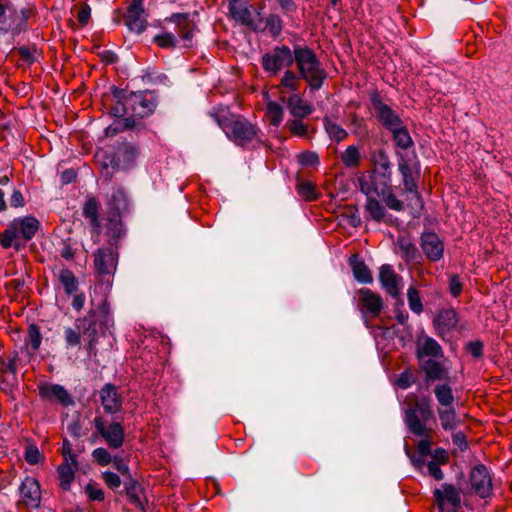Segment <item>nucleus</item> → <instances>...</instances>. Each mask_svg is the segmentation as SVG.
Here are the masks:
<instances>
[{"instance_id":"f257e3e1","label":"nucleus","mask_w":512,"mask_h":512,"mask_svg":"<svg viewBox=\"0 0 512 512\" xmlns=\"http://www.w3.org/2000/svg\"><path fill=\"white\" fill-rule=\"evenodd\" d=\"M209 116L224 131L228 139L238 146H245L259 139V128L246 118L231 113L227 108H214Z\"/></svg>"},{"instance_id":"f03ea898","label":"nucleus","mask_w":512,"mask_h":512,"mask_svg":"<svg viewBox=\"0 0 512 512\" xmlns=\"http://www.w3.org/2000/svg\"><path fill=\"white\" fill-rule=\"evenodd\" d=\"M391 177L389 172H380L375 169L368 178H360V190L367 197H380L385 205L394 211H403L404 202L399 200L391 190Z\"/></svg>"},{"instance_id":"7ed1b4c3","label":"nucleus","mask_w":512,"mask_h":512,"mask_svg":"<svg viewBox=\"0 0 512 512\" xmlns=\"http://www.w3.org/2000/svg\"><path fill=\"white\" fill-rule=\"evenodd\" d=\"M294 58L301 79L307 82L311 90H319L327 77V73L314 51L307 46H295Z\"/></svg>"},{"instance_id":"20e7f679","label":"nucleus","mask_w":512,"mask_h":512,"mask_svg":"<svg viewBox=\"0 0 512 512\" xmlns=\"http://www.w3.org/2000/svg\"><path fill=\"white\" fill-rule=\"evenodd\" d=\"M98 324L105 328L112 324L108 307L105 304L100 305L97 310H90L86 316L75 321V328L82 336L88 338L87 349L89 351L94 348L97 342Z\"/></svg>"},{"instance_id":"39448f33","label":"nucleus","mask_w":512,"mask_h":512,"mask_svg":"<svg viewBox=\"0 0 512 512\" xmlns=\"http://www.w3.org/2000/svg\"><path fill=\"white\" fill-rule=\"evenodd\" d=\"M398 170L402 176L404 192L407 194L408 206L421 208L422 201L418 192L417 180L420 176V165L412 158L400 156Z\"/></svg>"},{"instance_id":"423d86ee","label":"nucleus","mask_w":512,"mask_h":512,"mask_svg":"<svg viewBox=\"0 0 512 512\" xmlns=\"http://www.w3.org/2000/svg\"><path fill=\"white\" fill-rule=\"evenodd\" d=\"M294 50L286 45L276 46L271 52L262 56L261 64L270 76H276L284 67H290L294 62Z\"/></svg>"},{"instance_id":"0eeeda50","label":"nucleus","mask_w":512,"mask_h":512,"mask_svg":"<svg viewBox=\"0 0 512 512\" xmlns=\"http://www.w3.org/2000/svg\"><path fill=\"white\" fill-rule=\"evenodd\" d=\"M118 96L120 99H124L130 107V111L133 115L138 116L140 118L147 117L151 115L155 108L156 103L153 100L152 96L146 94L144 92H119Z\"/></svg>"},{"instance_id":"6e6552de","label":"nucleus","mask_w":512,"mask_h":512,"mask_svg":"<svg viewBox=\"0 0 512 512\" xmlns=\"http://www.w3.org/2000/svg\"><path fill=\"white\" fill-rule=\"evenodd\" d=\"M370 100L374 115L384 128L392 131L403 124L399 114L392 107L384 103L379 94L373 93Z\"/></svg>"},{"instance_id":"1a4fd4ad","label":"nucleus","mask_w":512,"mask_h":512,"mask_svg":"<svg viewBox=\"0 0 512 512\" xmlns=\"http://www.w3.org/2000/svg\"><path fill=\"white\" fill-rule=\"evenodd\" d=\"M94 426L110 448L118 449L123 445L125 432L119 422H112L106 425L102 417H96L94 419Z\"/></svg>"},{"instance_id":"9d476101","label":"nucleus","mask_w":512,"mask_h":512,"mask_svg":"<svg viewBox=\"0 0 512 512\" xmlns=\"http://www.w3.org/2000/svg\"><path fill=\"white\" fill-rule=\"evenodd\" d=\"M139 155L138 148L131 144H123L119 146L115 155H107L103 162V167L107 169L112 167L113 169L128 168L134 163L137 156Z\"/></svg>"},{"instance_id":"9b49d317","label":"nucleus","mask_w":512,"mask_h":512,"mask_svg":"<svg viewBox=\"0 0 512 512\" xmlns=\"http://www.w3.org/2000/svg\"><path fill=\"white\" fill-rule=\"evenodd\" d=\"M420 247L425 257L431 262H437L444 256V243L434 232H423L421 234Z\"/></svg>"},{"instance_id":"f8f14e48","label":"nucleus","mask_w":512,"mask_h":512,"mask_svg":"<svg viewBox=\"0 0 512 512\" xmlns=\"http://www.w3.org/2000/svg\"><path fill=\"white\" fill-rule=\"evenodd\" d=\"M125 23L130 31L138 34L142 33L147 27V17L142 0H131L127 8Z\"/></svg>"},{"instance_id":"ddd939ff","label":"nucleus","mask_w":512,"mask_h":512,"mask_svg":"<svg viewBox=\"0 0 512 512\" xmlns=\"http://www.w3.org/2000/svg\"><path fill=\"white\" fill-rule=\"evenodd\" d=\"M458 322L459 319L456 311L452 308H447L438 311L433 320V325L437 335L445 340L457 328Z\"/></svg>"},{"instance_id":"4468645a","label":"nucleus","mask_w":512,"mask_h":512,"mask_svg":"<svg viewBox=\"0 0 512 512\" xmlns=\"http://www.w3.org/2000/svg\"><path fill=\"white\" fill-rule=\"evenodd\" d=\"M472 489L482 498L490 496L492 492V480L484 465L475 466L470 473Z\"/></svg>"},{"instance_id":"2eb2a0df","label":"nucleus","mask_w":512,"mask_h":512,"mask_svg":"<svg viewBox=\"0 0 512 512\" xmlns=\"http://www.w3.org/2000/svg\"><path fill=\"white\" fill-rule=\"evenodd\" d=\"M39 395L43 400L56 402L63 406L74 404V400L69 392L59 384L45 383L39 386Z\"/></svg>"},{"instance_id":"dca6fc26","label":"nucleus","mask_w":512,"mask_h":512,"mask_svg":"<svg viewBox=\"0 0 512 512\" xmlns=\"http://www.w3.org/2000/svg\"><path fill=\"white\" fill-rule=\"evenodd\" d=\"M21 502L32 508H37L41 502V490L39 482L33 477H26L19 487Z\"/></svg>"},{"instance_id":"f3484780","label":"nucleus","mask_w":512,"mask_h":512,"mask_svg":"<svg viewBox=\"0 0 512 512\" xmlns=\"http://www.w3.org/2000/svg\"><path fill=\"white\" fill-rule=\"evenodd\" d=\"M229 15L240 22L242 25L248 26L253 30H257L258 26L254 23L252 13L248 7V0H227Z\"/></svg>"},{"instance_id":"a211bd4d","label":"nucleus","mask_w":512,"mask_h":512,"mask_svg":"<svg viewBox=\"0 0 512 512\" xmlns=\"http://www.w3.org/2000/svg\"><path fill=\"white\" fill-rule=\"evenodd\" d=\"M117 259L113 248H100L94 253V266L100 274H111L116 269Z\"/></svg>"},{"instance_id":"6ab92c4d","label":"nucleus","mask_w":512,"mask_h":512,"mask_svg":"<svg viewBox=\"0 0 512 512\" xmlns=\"http://www.w3.org/2000/svg\"><path fill=\"white\" fill-rule=\"evenodd\" d=\"M100 401L106 413L115 414L122 408V396L112 384H105L99 391Z\"/></svg>"},{"instance_id":"aec40b11","label":"nucleus","mask_w":512,"mask_h":512,"mask_svg":"<svg viewBox=\"0 0 512 512\" xmlns=\"http://www.w3.org/2000/svg\"><path fill=\"white\" fill-rule=\"evenodd\" d=\"M359 306L364 314L376 317L383 309V301L380 295L364 288L359 290Z\"/></svg>"},{"instance_id":"412c9836","label":"nucleus","mask_w":512,"mask_h":512,"mask_svg":"<svg viewBox=\"0 0 512 512\" xmlns=\"http://www.w3.org/2000/svg\"><path fill=\"white\" fill-rule=\"evenodd\" d=\"M379 280L382 287L392 297H397L400 292L401 276L395 273L392 266L382 265L379 272Z\"/></svg>"},{"instance_id":"4be33fe9","label":"nucleus","mask_w":512,"mask_h":512,"mask_svg":"<svg viewBox=\"0 0 512 512\" xmlns=\"http://www.w3.org/2000/svg\"><path fill=\"white\" fill-rule=\"evenodd\" d=\"M281 100L286 103L290 114L294 118H305L309 116L314 110L313 106L304 101L302 97L297 93L292 94L287 99L282 96Z\"/></svg>"},{"instance_id":"5701e85b","label":"nucleus","mask_w":512,"mask_h":512,"mask_svg":"<svg viewBox=\"0 0 512 512\" xmlns=\"http://www.w3.org/2000/svg\"><path fill=\"white\" fill-rule=\"evenodd\" d=\"M11 224L17 231L18 237L24 240H31L40 227V222L32 216L14 219Z\"/></svg>"},{"instance_id":"b1692460","label":"nucleus","mask_w":512,"mask_h":512,"mask_svg":"<svg viewBox=\"0 0 512 512\" xmlns=\"http://www.w3.org/2000/svg\"><path fill=\"white\" fill-rule=\"evenodd\" d=\"M438 507L440 511L443 510L444 503L447 502L452 505L454 509L458 508L461 503L459 491L453 485H444L443 491L437 489L434 492Z\"/></svg>"},{"instance_id":"393cba45","label":"nucleus","mask_w":512,"mask_h":512,"mask_svg":"<svg viewBox=\"0 0 512 512\" xmlns=\"http://www.w3.org/2000/svg\"><path fill=\"white\" fill-rule=\"evenodd\" d=\"M108 208L110 214L122 216L128 210V199L126 193L121 188H114L108 197Z\"/></svg>"},{"instance_id":"a878e982","label":"nucleus","mask_w":512,"mask_h":512,"mask_svg":"<svg viewBox=\"0 0 512 512\" xmlns=\"http://www.w3.org/2000/svg\"><path fill=\"white\" fill-rule=\"evenodd\" d=\"M421 369L425 373L427 380H446L448 379L447 369L439 362L428 359L421 362Z\"/></svg>"},{"instance_id":"bb28decb","label":"nucleus","mask_w":512,"mask_h":512,"mask_svg":"<svg viewBox=\"0 0 512 512\" xmlns=\"http://www.w3.org/2000/svg\"><path fill=\"white\" fill-rule=\"evenodd\" d=\"M397 248L400 256L406 262L416 261L420 258L417 247L409 237L400 236L397 239Z\"/></svg>"},{"instance_id":"cd10ccee","label":"nucleus","mask_w":512,"mask_h":512,"mask_svg":"<svg viewBox=\"0 0 512 512\" xmlns=\"http://www.w3.org/2000/svg\"><path fill=\"white\" fill-rule=\"evenodd\" d=\"M301 77L292 70H286L282 75L279 84L277 85L278 90L281 94L292 92L296 93L299 89Z\"/></svg>"},{"instance_id":"c85d7f7f","label":"nucleus","mask_w":512,"mask_h":512,"mask_svg":"<svg viewBox=\"0 0 512 512\" xmlns=\"http://www.w3.org/2000/svg\"><path fill=\"white\" fill-rule=\"evenodd\" d=\"M417 355L419 358L422 356L440 358L443 357V350L435 339L427 336L418 343Z\"/></svg>"},{"instance_id":"c756f323","label":"nucleus","mask_w":512,"mask_h":512,"mask_svg":"<svg viewBox=\"0 0 512 512\" xmlns=\"http://www.w3.org/2000/svg\"><path fill=\"white\" fill-rule=\"evenodd\" d=\"M429 420H423L419 414H415L413 411L405 412V422L409 430L417 436H425L428 433L426 423Z\"/></svg>"},{"instance_id":"7c9ffc66","label":"nucleus","mask_w":512,"mask_h":512,"mask_svg":"<svg viewBox=\"0 0 512 512\" xmlns=\"http://www.w3.org/2000/svg\"><path fill=\"white\" fill-rule=\"evenodd\" d=\"M349 262L353 271V275L358 282L368 284L373 281L370 270L356 255L352 256Z\"/></svg>"},{"instance_id":"2f4dec72","label":"nucleus","mask_w":512,"mask_h":512,"mask_svg":"<svg viewBox=\"0 0 512 512\" xmlns=\"http://www.w3.org/2000/svg\"><path fill=\"white\" fill-rule=\"evenodd\" d=\"M83 215L89 220L93 232L97 235L101 232V224L98 218V203L94 198L87 200L83 207Z\"/></svg>"},{"instance_id":"473e14b6","label":"nucleus","mask_w":512,"mask_h":512,"mask_svg":"<svg viewBox=\"0 0 512 512\" xmlns=\"http://www.w3.org/2000/svg\"><path fill=\"white\" fill-rule=\"evenodd\" d=\"M366 211L368 212L371 219L376 222H387L388 217H391L387 214L385 207L381 205L376 197H367Z\"/></svg>"},{"instance_id":"72a5a7b5","label":"nucleus","mask_w":512,"mask_h":512,"mask_svg":"<svg viewBox=\"0 0 512 512\" xmlns=\"http://www.w3.org/2000/svg\"><path fill=\"white\" fill-rule=\"evenodd\" d=\"M434 395L439 404V408L452 407L454 402V395L452 388L449 384H438L434 388Z\"/></svg>"},{"instance_id":"f704fd0d","label":"nucleus","mask_w":512,"mask_h":512,"mask_svg":"<svg viewBox=\"0 0 512 512\" xmlns=\"http://www.w3.org/2000/svg\"><path fill=\"white\" fill-rule=\"evenodd\" d=\"M406 411H413L415 414H419L423 420H430L434 417L432 400L427 396L417 399L413 407Z\"/></svg>"},{"instance_id":"c9c22d12","label":"nucleus","mask_w":512,"mask_h":512,"mask_svg":"<svg viewBox=\"0 0 512 512\" xmlns=\"http://www.w3.org/2000/svg\"><path fill=\"white\" fill-rule=\"evenodd\" d=\"M323 124L326 133L332 140H335L336 142H341L347 138V131L337 123L333 122L330 118L324 117Z\"/></svg>"},{"instance_id":"e433bc0d","label":"nucleus","mask_w":512,"mask_h":512,"mask_svg":"<svg viewBox=\"0 0 512 512\" xmlns=\"http://www.w3.org/2000/svg\"><path fill=\"white\" fill-rule=\"evenodd\" d=\"M75 469L74 465H71L68 461H64L58 467V477L62 489L68 490L70 488V485L74 480Z\"/></svg>"},{"instance_id":"4c0bfd02","label":"nucleus","mask_w":512,"mask_h":512,"mask_svg":"<svg viewBox=\"0 0 512 512\" xmlns=\"http://www.w3.org/2000/svg\"><path fill=\"white\" fill-rule=\"evenodd\" d=\"M441 426L444 430L452 431L457 427L456 412L453 407L438 408Z\"/></svg>"},{"instance_id":"58836bf2","label":"nucleus","mask_w":512,"mask_h":512,"mask_svg":"<svg viewBox=\"0 0 512 512\" xmlns=\"http://www.w3.org/2000/svg\"><path fill=\"white\" fill-rule=\"evenodd\" d=\"M41 342L42 335L38 326L35 324L30 325L25 339L26 348L29 354H34L39 349Z\"/></svg>"},{"instance_id":"ea45409f","label":"nucleus","mask_w":512,"mask_h":512,"mask_svg":"<svg viewBox=\"0 0 512 512\" xmlns=\"http://www.w3.org/2000/svg\"><path fill=\"white\" fill-rule=\"evenodd\" d=\"M393 135V140L396 145L402 149H407L412 146V138L404 124L399 125L396 129L390 131Z\"/></svg>"},{"instance_id":"a19ab883","label":"nucleus","mask_w":512,"mask_h":512,"mask_svg":"<svg viewBox=\"0 0 512 512\" xmlns=\"http://www.w3.org/2000/svg\"><path fill=\"white\" fill-rule=\"evenodd\" d=\"M140 125L141 122L133 118H122L120 120L115 121L112 125L107 127L106 134L113 135L125 129H138Z\"/></svg>"},{"instance_id":"79ce46f5","label":"nucleus","mask_w":512,"mask_h":512,"mask_svg":"<svg viewBox=\"0 0 512 512\" xmlns=\"http://www.w3.org/2000/svg\"><path fill=\"white\" fill-rule=\"evenodd\" d=\"M58 278L67 294L70 295L77 291L78 281L72 271L68 269H62L59 272Z\"/></svg>"},{"instance_id":"37998d69","label":"nucleus","mask_w":512,"mask_h":512,"mask_svg":"<svg viewBox=\"0 0 512 512\" xmlns=\"http://www.w3.org/2000/svg\"><path fill=\"white\" fill-rule=\"evenodd\" d=\"M128 481L125 482V489L126 493L130 499V502L133 503L136 506H141V494L142 489L139 483L135 480H133L130 477H128Z\"/></svg>"},{"instance_id":"c03bdc74","label":"nucleus","mask_w":512,"mask_h":512,"mask_svg":"<svg viewBox=\"0 0 512 512\" xmlns=\"http://www.w3.org/2000/svg\"><path fill=\"white\" fill-rule=\"evenodd\" d=\"M341 160L344 165L348 168H355L360 163V152L359 149L354 146H348L345 151L341 154Z\"/></svg>"},{"instance_id":"a18cd8bd","label":"nucleus","mask_w":512,"mask_h":512,"mask_svg":"<svg viewBox=\"0 0 512 512\" xmlns=\"http://www.w3.org/2000/svg\"><path fill=\"white\" fill-rule=\"evenodd\" d=\"M119 92H127V90L118 88H113L112 90V100L114 101V104L112 105L111 110L112 113L117 117H121L128 111H130V107L128 106V104H125L126 101L118 97Z\"/></svg>"},{"instance_id":"49530a36","label":"nucleus","mask_w":512,"mask_h":512,"mask_svg":"<svg viewBox=\"0 0 512 512\" xmlns=\"http://www.w3.org/2000/svg\"><path fill=\"white\" fill-rule=\"evenodd\" d=\"M177 19V24L181 31V38L184 42L185 47H190L192 45V38L194 35V28L188 27L187 17L183 15L175 16Z\"/></svg>"},{"instance_id":"de8ad7c7","label":"nucleus","mask_w":512,"mask_h":512,"mask_svg":"<svg viewBox=\"0 0 512 512\" xmlns=\"http://www.w3.org/2000/svg\"><path fill=\"white\" fill-rule=\"evenodd\" d=\"M284 110L280 104L274 101L267 103V116L269 117L270 124L279 126L283 120Z\"/></svg>"},{"instance_id":"09e8293b","label":"nucleus","mask_w":512,"mask_h":512,"mask_svg":"<svg viewBox=\"0 0 512 512\" xmlns=\"http://www.w3.org/2000/svg\"><path fill=\"white\" fill-rule=\"evenodd\" d=\"M372 161L374 162L376 169L380 170V172H389L392 174V165L385 151L379 150L374 153L372 156Z\"/></svg>"},{"instance_id":"8fccbe9b","label":"nucleus","mask_w":512,"mask_h":512,"mask_svg":"<svg viewBox=\"0 0 512 512\" xmlns=\"http://www.w3.org/2000/svg\"><path fill=\"white\" fill-rule=\"evenodd\" d=\"M298 194L305 200L316 199L315 186L307 180H299L296 185Z\"/></svg>"},{"instance_id":"3c124183","label":"nucleus","mask_w":512,"mask_h":512,"mask_svg":"<svg viewBox=\"0 0 512 512\" xmlns=\"http://www.w3.org/2000/svg\"><path fill=\"white\" fill-rule=\"evenodd\" d=\"M407 299L409 308L412 312L416 314H420L423 311V305L421 302V298L419 292L414 287H409L407 290Z\"/></svg>"},{"instance_id":"603ef678","label":"nucleus","mask_w":512,"mask_h":512,"mask_svg":"<svg viewBox=\"0 0 512 512\" xmlns=\"http://www.w3.org/2000/svg\"><path fill=\"white\" fill-rule=\"evenodd\" d=\"M302 119L303 118H294L288 120L286 123V127L292 134L300 137H305L308 134V127L302 121Z\"/></svg>"},{"instance_id":"864d4df0","label":"nucleus","mask_w":512,"mask_h":512,"mask_svg":"<svg viewBox=\"0 0 512 512\" xmlns=\"http://www.w3.org/2000/svg\"><path fill=\"white\" fill-rule=\"evenodd\" d=\"M120 217L121 216H114L113 214H111L108 220V235L113 239H117L123 234V225L120 220Z\"/></svg>"},{"instance_id":"5fc2aeb1","label":"nucleus","mask_w":512,"mask_h":512,"mask_svg":"<svg viewBox=\"0 0 512 512\" xmlns=\"http://www.w3.org/2000/svg\"><path fill=\"white\" fill-rule=\"evenodd\" d=\"M67 347H77L81 344V333L76 328L67 327L63 332Z\"/></svg>"},{"instance_id":"6e6d98bb","label":"nucleus","mask_w":512,"mask_h":512,"mask_svg":"<svg viewBox=\"0 0 512 512\" xmlns=\"http://www.w3.org/2000/svg\"><path fill=\"white\" fill-rule=\"evenodd\" d=\"M13 12L12 5H2L0 4V30L3 32H7L12 23L9 21L10 15Z\"/></svg>"},{"instance_id":"4d7b16f0","label":"nucleus","mask_w":512,"mask_h":512,"mask_svg":"<svg viewBox=\"0 0 512 512\" xmlns=\"http://www.w3.org/2000/svg\"><path fill=\"white\" fill-rule=\"evenodd\" d=\"M266 26L272 36L276 37L281 33L282 20L276 14H271L266 18Z\"/></svg>"},{"instance_id":"13d9d810","label":"nucleus","mask_w":512,"mask_h":512,"mask_svg":"<svg viewBox=\"0 0 512 512\" xmlns=\"http://www.w3.org/2000/svg\"><path fill=\"white\" fill-rule=\"evenodd\" d=\"M298 161L302 166H316L319 164V156L316 152L305 151L298 155Z\"/></svg>"},{"instance_id":"bf43d9fd","label":"nucleus","mask_w":512,"mask_h":512,"mask_svg":"<svg viewBox=\"0 0 512 512\" xmlns=\"http://www.w3.org/2000/svg\"><path fill=\"white\" fill-rule=\"evenodd\" d=\"M92 457L99 465L102 466L110 464L113 460L109 451L102 447L93 450Z\"/></svg>"},{"instance_id":"052dcab7","label":"nucleus","mask_w":512,"mask_h":512,"mask_svg":"<svg viewBox=\"0 0 512 512\" xmlns=\"http://www.w3.org/2000/svg\"><path fill=\"white\" fill-rule=\"evenodd\" d=\"M154 41L162 48L174 47L177 42V38L172 33H162L154 37Z\"/></svg>"},{"instance_id":"680f3d73","label":"nucleus","mask_w":512,"mask_h":512,"mask_svg":"<svg viewBox=\"0 0 512 512\" xmlns=\"http://www.w3.org/2000/svg\"><path fill=\"white\" fill-rule=\"evenodd\" d=\"M18 237L17 231L12 227L10 223L9 228L0 234V243L4 248L12 246L13 241Z\"/></svg>"},{"instance_id":"e2e57ef3","label":"nucleus","mask_w":512,"mask_h":512,"mask_svg":"<svg viewBox=\"0 0 512 512\" xmlns=\"http://www.w3.org/2000/svg\"><path fill=\"white\" fill-rule=\"evenodd\" d=\"M43 459V455L35 445H28L25 449V460L31 464H37Z\"/></svg>"},{"instance_id":"0e129e2a","label":"nucleus","mask_w":512,"mask_h":512,"mask_svg":"<svg viewBox=\"0 0 512 512\" xmlns=\"http://www.w3.org/2000/svg\"><path fill=\"white\" fill-rule=\"evenodd\" d=\"M85 493L91 501H102L104 492L96 484L89 483L85 486Z\"/></svg>"},{"instance_id":"69168bd1","label":"nucleus","mask_w":512,"mask_h":512,"mask_svg":"<svg viewBox=\"0 0 512 512\" xmlns=\"http://www.w3.org/2000/svg\"><path fill=\"white\" fill-rule=\"evenodd\" d=\"M102 478H103L104 482L106 483V485L111 489H116V488L120 487V485H121L120 477L118 476V474H116L114 472H111V471L103 472Z\"/></svg>"},{"instance_id":"338daca9","label":"nucleus","mask_w":512,"mask_h":512,"mask_svg":"<svg viewBox=\"0 0 512 512\" xmlns=\"http://www.w3.org/2000/svg\"><path fill=\"white\" fill-rule=\"evenodd\" d=\"M18 354L14 353L7 360H3L1 363L2 370L11 374H15L17 371Z\"/></svg>"},{"instance_id":"774afa93","label":"nucleus","mask_w":512,"mask_h":512,"mask_svg":"<svg viewBox=\"0 0 512 512\" xmlns=\"http://www.w3.org/2000/svg\"><path fill=\"white\" fill-rule=\"evenodd\" d=\"M449 290L453 297H457L462 292V283L458 275L454 274L449 280Z\"/></svg>"}]
</instances>
